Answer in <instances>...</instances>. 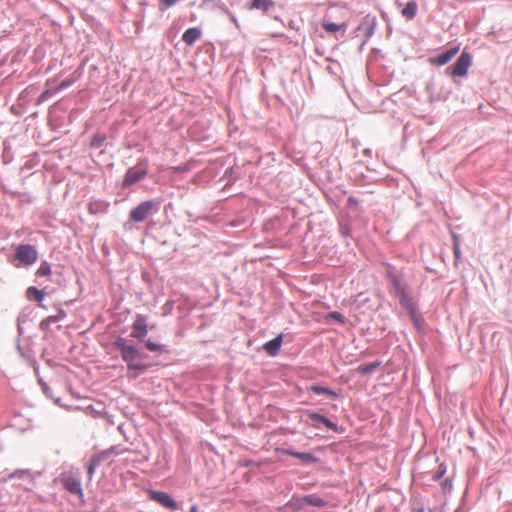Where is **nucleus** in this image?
Wrapping results in <instances>:
<instances>
[{
  "mask_svg": "<svg viewBox=\"0 0 512 512\" xmlns=\"http://www.w3.org/2000/svg\"><path fill=\"white\" fill-rule=\"evenodd\" d=\"M36 163L33 160H27L24 165L22 166V170H30L34 168Z\"/></svg>",
  "mask_w": 512,
  "mask_h": 512,
  "instance_id": "obj_57",
  "label": "nucleus"
},
{
  "mask_svg": "<svg viewBox=\"0 0 512 512\" xmlns=\"http://www.w3.org/2000/svg\"><path fill=\"white\" fill-rule=\"evenodd\" d=\"M282 454L298 459L303 465L319 464L321 459L313 451H299L292 447L283 448Z\"/></svg>",
  "mask_w": 512,
  "mask_h": 512,
  "instance_id": "obj_14",
  "label": "nucleus"
},
{
  "mask_svg": "<svg viewBox=\"0 0 512 512\" xmlns=\"http://www.w3.org/2000/svg\"><path fill=\"white\" fill-rule=\"evenodd\" d=\"M307 389L315 395H324L332 400H337L341 396V392L339 390H335L327 385L320 383H313Z\"/></svg>",
  "mask_w": 512,
  "mask_h": 512,
  "instance_id": "obj_20",
  "label": "nucleus"
},
{
  "mask_svg": "<svg viewBox=\"0 0 512 512\" xmlns=\"http://www.w3.org/2000/svg\"><path fill=\"white\" fill-rule=\"evenodd\" d=\"M461 43H454L438 53L429 57V63L433 66L442 67L450 63L454 57L460 52Z\"/></svg>",
  "mask_w": 512,
  "mask_h": 512,
  "instance_id": "obj_12",
  "label": "nucleus"
},
{
  "mask_svg": "<svg viewBox=\"0 0 512 512\" xmlns=\"http://www.w3.org/2000/svg\"><path fill=\"white\" fill-rule=\"evenodd\" d=\"M52 274L51 264L47 260H42L35 272L36 278L48 277Z\"/></svg>",
  "mask_w": 512,
  "mask_h": 512,
  "instance_id": "obj_33",
  "label": "nucleus"
},
{
  "mask_svg": "<svg viewBox=\"0 0 512 512\" xmlns=\"http://www.w3.org/2000/svg\"><path fill=\"white\" fill-rule=\"evenodd\" d=\"M42 392L46 396V398L53 399V391L48 384L43 385Z\"/></svg>",
  "mask_w": 512,
  "mask_h": 512,
  "instance_id": "obj_52",
  "label": "nucleus"
},
{
  "mask_svg": "<svg viewBox=\"0 0 512 512\" xmlns=\"http://www.w3.org/2000/svg\"><path fill=\"white\" fill-rule=\"evenodd\" d=\"M50 94H51V92H50V90H48V89H47V90H45V91H43V92L39 95V97H38V99H37V103H38V104H40V103H42V102L46 101V100L48 99V97L50 96Z\"/></svg>",
  "mask_w": 512,
  "mask_h": 512,
  "instance_id": "obj_54",
  "label": "nucleus"
},
{
  "mask_svg": "<svg viewBox=\"0 0 512 512\" xmlns=\"http://www.w3.org/2000/svg\"><path fill=\"white\" fill-rule=\"evenodd\" d=\"M394 298L399 301L400 306L406 311L407 315L420 309L419 300L414 296L412 288L403 291Z\"/></svg>",
  "mask_w": 512,
  "mask_h": 512,
  "instance_id": "obj_16",
  "label": "nucleus"
},
{
  "mask_svg": "<svg viewBox=\"0 0 512 512\" xmlns=\"http://www.w3.org/2000/svg\"><path fill=\"white\" fill-rule=\"evenodd\" d=\"M385 54L382 52L381 49L377 47H373L370 50V53L368 55L367 61L372 63H377L381 58H384Z\"/></svg>",
  "mask_w": 512,
  "mask_h": 512,
  "instance_id": "obj_39",
  "label": "nucleus"
},
{
  "mask_svg": "<svg viewBox=\"0 0 512 512\" xmlns=\"http://www.w3.org/2000/svg\"><path fill=\"white\" fill-rule=\"evenodd\" d=\"M320 26L322 30H324L326 33L333 36L336 40L344 39L346 31L349 27V24L347 21L336 23L331 21L330 19H322L320 22Z\"/></svg>",
  "mask_w": 512,
  "mask_h": 512,
  "instance_id": "obj_13",
  "label": "nucleus"
},
{
  "mask_svg": "<svg viewBox=\"0 0 512 512\" xmlns=\"http://www.w3.org/2000/svg\"><path fill=\"white\" fill-rule=\"evenodd\" d=\"M28 479L30 483L34 481V477L29 469H18L9 474L7 479Z\"/></svg>",
  "mask_w": 512,
  "mask_h": 512,
  "instance_id": "obj_34",
  "label": "nucleus"
},
{
  "mask_svg": "<svg viewBox=\"0 0 512 512\" xmlns=\"http://www.w3.org/2000/svg\"><path fill=\"white\" fill-rule=\"evenodd\" d=\"M452 248L456 259L461 257V236L455 232H451Z\"/></svg>",
  "mask_w": 512,
  "mask_h": 512,
  "instance_id": "obj_38",
  "label": "nucleus"
},
{
  "mask_svg": "<svg viewBox=\"0 0 512 512\" xmlns=\"http://www.w3.org/2000/svg\"><path fill=\"white\" fill-rule=\"evenodd\" d=\"M82 72L80 69H76L72 74L60 81L58 85L59 90H64L72 86L81 76Z\"/></svg>",
  "mask_w": 512,
  "mask_h": 512,
  "instance_id": "obj_31",
  "label": "nucleus"
},
{
  "mask_svg": "<svg viewBox=\"0 0 512 512\" xmlns=\"http://www.w3.org/2000/svg\"><path fill=\"white\" fill-rule=\"evenodd\" d=\"M45 296V289H39L36 286H29L26 290V297L28 300L37 302L42 308H46L43 303Z\"/></svg>",
  "mask_w": 512,
  "mask_h": 512,
  "instance_id": "obj_24",
  "label": "nucleus"
},
{
  "mask_svg": "<svg viewBox=\"0 0 512 512\" xmlns=\"http://www.w3.org/2000/svg\"><path fill=\"white\" fill-rule=\"evenodd\" d=\"M285 334L283 332L278 333L272 339L264 342L259 348L260 351L265 352L270 357H276L280 354L282 346L284 344Z\"/></svg>",
  "mask_w": 512,
  "mask_h": 512,
  "instance_id": "obj_17",
  "label": "nucleus"
},
{
  "mask_svg": "<svg viewBox=\"0 0 512 512\" xmlns=\"http://www.w3.org/2000/svg\"><path fill=\"white\" fill-rule=\"evenodd\" d=\"M156 328L148 321V316L136 313L130 324V378L146 373L158 365V358L170 353L169 345L161 343L159 337L149 334Z\"/></svg>",
  "mask_w": 512,
  "mask_h": 512,
  "instance_id": "obj_1",
  "label": "nucleus"
},
{
  "mask_svg": "<svg viewBox=\"0 0 512 512\" xmlns=\"http://www.w3.org/2000/svg\"><path fill=\"white\" fill-rule=\"evenodd\" d=\"M436 461L438 463V469L432 473V480L434 482H438L443 479L448 470V466L445 462H440L438 457Z\"/></svg>",
  "mask_w": 512,
  "mask_h": 512,
  "instance_id": "obj_37",
  "label": "nucleus"
},
{
  "mask_svg": "<svg viewBox=\"0 0 512 512\" xmlns=\"http://www.w3.org/2000/svg\"><path fill=\"white\" fill-rule=\"evenodd\" d=\"M113 346L120 351L123 361L128 364V339L118 335L113 341Z\"/></svg>",
  "mask_w": 512,
  "mask_h": 512,
  "instance_id": "obj_29",
  "label": "nucleus"
},
{
  "mask_svg": "<svg viewBox=\"0 0 512 512\" xmlns=\"http://www.w3.org/2000/svg\"><path fill=\"white\" fill-rule=\"evenodd\" d=\"M130 465L141 471H145L141 466L147 464L150 456V451L147 442L140 436L130 441Z\"/></svg>",
  "mask_w": 512,
  "mask_h": 512,
  "instance_id": "obj_9",
  "label": "nucleus"
},
{
  "mask_svg": "<svg viewBox=\"0 0 512 512\" xmlns=\"http://www.w3.org/2000/svg\"><path fill=\"white\" fill-rule=\"evenodd\" d=\"M142 491L149 500L157 503L168 511L175 512L183 510V501L176 500L172 493L168 491L153 489L149 482L142 483Z\"/></svg>",
  "mask_w": 512,
  "mask_h": 512,
  "instance_id": "obj_5",
  "label": "nucleus"
},
{
  "mask_svg": "<svg viewBox=\"0 0 512 512\" xmlns=\"http://www.w3.org/2000/svg\"><path fill=\"white\" fill-rule=\"evenodd\" d=\"M251 223V213L244 210L239 214H235L228 219L227 224L233 228L245 229Z\"/></svg>",
  "mask_w": 512,
  "mask_h": 512,
  "instance_id": "obj_21",
  "label": "nucleus"
},
{
  "mask_svg": "<svg viewBox=\"0 0 512 512\" xmlns=\"http://www.w3.org/2000/svg\"><path fill=\"white\" fill-rule=\"evenodd\" d=\"M225 11L229 14L231 22H233V23L235 24V26H236L237 28H239V27H240V24H239V22H238V20H237L236 16H235L234 14H232V13L229 11V9H228V8H225Z\"/></svg>",
  "mask_w": 512,
  "mask_h": 512,
  "instance_id": "obj_59",
  "label": "nucleus"
},
{
  "mask_svg": "<svg viewBox=\"0 0 512 512\" xmlns=\"http://www.w3.org/2000/svg\"><path fill=\"white\" fill-rule=\"evenodd\" d=\"M92 457H94L95 459L98 460V463H101L102 461H107L109 460L112 456L109 455L108 451L107 450H102V451H99L97 453H94L92 455Z\"/></svg>",
  "mask_w": 512,
  "mask_h": 512,
  "instance_id": "obj_45",
  "label": "nucleus"
},
{
  "mask_svg": "<svg viewBox=\"0 0 512 512\" xmlns=\"http://www.w3.org/2000/svg\"><path fill=\"white\" fill-rule=\"evenodd\" d=\"M422 495L418 492H414L411 497V502L414 505L415 503H423L422 501Z\"/></svg>",
  "mask_w": 512,
  "mask_h": 512,
  "instance_id": "obj_55",
  "label": "nucleus"
},
{
  "mask_svg": "<svg viewBox=\"0 0 512 512\" xmlns=\"http://www.w3.org/2000/svg\"><path fill=\"white\" fill-rule=\"evenodd\" d=\"M38 256L39 253L35 245L20 243L14 247L9 263L16 268L29 267L37 262Z\"/></svg>",
  "mask_w": 512,
  "mask_h": 512,
  "instance_id": "obj_7",
  "label": "nucleus"
},
{
  "mask_svg": "<svg viewBox=\"0 0 512 512\" xmlns=\"http://www.w3.org/2000/svg\"><path fill=\"white\" fill-rule=\"evenodd\" d=\"M175 305V300L168 299L162 306V316L166 317L172 314Z\"/></svg>",
  "mask_w": 512,
  "mask_h": 512,
  "instance_id": "obj_42",
  "label": "nucleus"
},
{
  "mask_svg": "<svg viewBox=\"0 0 512 512\" xmlns=\"http://www.w3.org/2000/svg\"><path fill=\"white\" fill-rule=\"evenodd\" d=\"M162 203L163 199L161 197L141 201L130 209V224L142 223L149 217L154 216L160 211Z\"/></svg>",
  "mask_w": 512,
  "mask_h": 512,
  "instance_id": "obj_6",
  "label": "nucleus"
},
{
  "mask_svg": "<svg viewBox=\"0 0 512 512\" xmlns=\"http://www.w3.org/2000/svg\"><path fill=\"white\" fill-rule=\"evenodd\" d=\"M384 277L388 283V292L392 297L411 289V285L406 277L404 268H398L390 262H384Z\"/></svg>",
  "mask_w": 512,
  "mask_h": 512,
  "instance_id": "obj_4",
  "label": "nucleus"
},
{
  "mask_svg": "<svg viewBox=\"0 0 512 512\" xmlns=\"http://www.w3.org/2000/svg\"><path fill=\"white\" fill-rule=\"evenodd\" d=\"M122 186L123 187H128V170L123 175Z\"/></svg>",
  "mask_w": 512,
  "mask_h": 512,
  "instance_id": "obj_63",
  "label": "nucleus"
},
{
  "mask_svg": "<svg viewBox=\"0 0 512 512\" xmlns=\"http://www.w3.org/2000/svg\"><path fill=\"white\" fill-rule=\"evenodd\" d=\"M149 162V157L142 154L136 159V163L130 166V194L135 192L137 187L149 191L152 186L146 181L155 184V175L150 171Z\"/></svg>",
  "mask_w": 512,
  "mask_h": 512,
  "instance_id": "obj_3",
  "label": "nucleus"
},
{
  "mask_svg": "<svg viewBox=\"0 0 512 512\" xmlns=\"http://www.w3.org/2000/svg\"><path fill=\"white\" fill-rule=\"evenodd\" d=\"M473 64V55L468 47H465L454 63L445 69V75L452 79L466 77Z\"/></svg>",
  "mask_w": 512,
  "mask_h": 512,
  "instance_id": "obj_8",
  "label": "nucleus"
},
{
  "mask_svg": "<svg viewBox=\"0 0 512 512\" xmlns=\"http://www.w3.org/2000/svg\"><path fill=\"white\" fill-rule=\"evenodd\" d=\"M106 450L108 451L109 455H111L113 457V456H117V455L123 453L126 449L121 448L120 445H113Z\"/></svg>",
  "mask_w": 512,
  "mask_h": 512,
  "instance_id": "obj_46",
  "label": "nucleus"
},
{
  "mask_svg": "<svg viewBox=\"0 0 512 512\" xmlns=\"http://www.w3.org/2000/svg\"><path fill=\"white\" fill-rule=\"evenodd\" d=\"M202 28L194 26L187 28L182 34V41L189 47L193 46L202 37Z\"/></svg>",
  "mask_w": 512,
  "mask_h": 512,
  "instance_id": "obj_23",
  "label": "nucleus"
},
{
  "mask_svg": "<svg viewBox=\"0 0 512 512\" xmlns=\"http://www.w3.org/2000/svg\"><path fill=\"white\" fill-rule=\"evenodd\" d=\"M453 476H448L441 482L442 491L444 494H450L453 490Z\"/></svg>",
  "mask_w": 512,
  "mask_h": 512,
  "instance_id": "obj_41",
  "label": "nucleus"
},
{
  "mask_svg": "<svg viewBox=\"0 0 512 512\" xmlns=\"http://www.w3.org/2000/svg\"><path fill=\"white\" fill-rule=\"evenodd\" d=\"M345 209L348 212H353L355 214H360V213L363 212V207L360 204V200L357 197L353 196V195H350L347 198V201H346V204H345Z\"/></svg>",
  "mask_w": 512,
  "mask_h": 512,
  "instance_id": "obj_30",
  "label": "nucleus"
},
{
  "mask_svg": "<svg viewBox=\"0 0 512 512\" xmlns=\"http://www.w3.org/2000/svg\"><path fill=\"white\" fill-rule=\"evenodd\" d=\"M39 328H40L42 331H44V332L48 333L49 328H50V324H49V323H48V321H46V319L44 318V319H42V320H41V322H40V324H39ZM46 337H47V334H45L44 339H45Z\"/></svg>",
  "mask_w": 512,
  "mask_h": 512,
  "instance_id": "obj_53",
  "label": "nucleus"
},
{
  "mask_svg": "<svg viewBox=\"0 0 512 512\" xmlns=\"http://www.w3.org/2000/svg\"><path fill=\"white\" fill-rule=\"evenodd\" d=\"M56 310H57V313L55 315H50L48 317H46V321H48V323L51 325V324H54V323H58L60 321H62L63 319L66 318L67 316V313L66 311L62 308L61 304H58L56 306Z\"/></svg>",
  "mask_w": 512,
  "mask_h": 512,
  "instance_id": "obj_36",
  "label": "nucleus"
},
{
  "mask_svg": "<svg viewBox=\"0 0 512 512\" xmlns=\"http://www.w3.org/2000/svg\"><path fill=\"white\" fill-rule=\"evenodd\" d=\"M378 21L377 17L372 14L365 15L358 25L351 31V38H358L362 35V33L366 32V29L373 26V30L377 29Z\"/></svg>",
  "mask_w": 512,
  "mask_h": 512,
  "instance_id": "obj_18",
  "label": "nucleus"
},
{
  "mask_svg": "<svg viewBox=\"0 0 512 512\" xmlns=\"http://www.w3.org/2000/svg\"><path fill=\"white\" fill-rule=\"evenodd\" d=\"M179 0H159L160 6L169 9L177 4Z\"/></svg>",
  "mask_w": 512,
  "mask_h": 512,
  "instance_id": "obj_51",
  "label": "nucleus"
},
{
  "mask_svg": "<svg viewBox=\"0 0 512 512\" xmlns=\"http://www.w3.org/2000/svg\"><path fill=\"white\" fill-rule=\"evenodd\" d=\"M369 301V298L368 297H365V294L364 293H359L356 298H355V302H358V307H363L366 305V303Z\"/></svg>",
  "mask_w": 512,
  "mask_h": 512,
  "instance_id": "obj_50",
  "label": "nucleus"
},
{
  "mask_svg": "<svg viewBox=\"0 0 512 512\" xmlns=\"http://www.w3.org/2000/svg\"><path fill=\"white\" fill-rule=\"evenodd\" d=\"M274 6L275 2L273 0H248L246 3L248 10H260L264 13L269 12Z\"/></svg>",
  "mask_w": 512,
  "mask_h": 512,
  "instance_id": "obj_25",
  "label": "nucleus"
},
{
  "mask_svg": "<svg viewBox=\"0 0 512 512\" xmlns=\"http://www.w3.org/2000/svg\"><path fill=\"white\" fill-rule=\"evenodd\" d=\"M100 463H98V460L95 459L94 457H90V459L88 460L87 464H86V469H87V474H88V478L89 480L92 479L94 473H95V470L97 468V466L99 465Z\"/></svg>",
  "mask_w": 512,
  "mask_h": 512,
  "instance_id": "obj_40",
  "label": "nucleus"
},
{
  "mask_svg": "<svg viewBox=\"0 0 512 512\" xmlns=\"http://www.w3.org/2000/svg\"><path fill=\"white\" fill-rule=\"evenodd\" d=\"M394 298L399 301L400 306L406 311L407 315L420 309L419 300L414 296L412 288L403 291Z\"/></svg>",
  "mask_w": 512,
  "mask_h": 512,
  "instance_id": "obj_15",
  "label": "nucleus"
},
{
  "mask_svg": "<svg viewBox=\"0 0 512 512\" xmlns=\"http://www.w3.org/2000/svg\"><path fill=\"white\" fill-rule=\"evenodd\" d=\"M106 134L104 133H96L93 134L90 138L89 147L91 149H100L106 142Z\"/></svg>",
  "mask_w": 512,
  "mask_h": 512,
  "instance_id": "obj_32",
  "label": "nucleus"
},
{
  "mask_svg": "<svg viewBox=\"0 0 512 512\" xmlns=\"http://www.w3.org/2000/svg\"><path fill=\"white\" fill-rule=\"evenodd\" d=\"M375 31L376 30H373V26L366 29V32L362 33V35L360 36V38H361L360 42L364 45H367V43L370 41L372 36L375 34Z\"/></svg>",
  "mask_w": 512,
  "mask_h": 512,
  "instance_id": "obj_44",
  "label": "nucleus"
},
{
  "mask_svg": "<svg viewBox=\"0 0 512 512\" xmlns=\"http://www.w3.org/2000/svg\"><path fill=\"white\" fill-rule=\"evenodd\" d=\"M284 26H287L289 29L296 30V31H298L300 29V27L297 25L296 21H294L293 19H290L288 21V23L285 24Z\"/></svg>",
  "mask_w": 512,
  "mask_h": 512,
  "instance_id": "obj_58",
  "label": "nucleus"
},
{
  "mask_svg": "<svg viewBox=\"0 0 512 512\" xmlns=\"http://www.w3.org/2000/svg\"><path fill=\"white\" fill-rule=\"evenodd\" d=\"M326 318H327V320H330V321L340 324V325H345L347 322L345 315L337 310H332V311L327 312Z\"/></svg>",
  "mask_w": 512,
  "mask_h": 512,
  "instance_id": "obj_35",
  "label": "nucleus"
},
{
  "mask_svg": "<svg viewBox=\"0 0 512 512\" xmlns=\"http://www.w3.org/2000/svg\"><path fill=\"white\" fill-rule=\"evenodd\" d=\"M147 140L148 137L145 130L138 129L133 132L130 131V150L135 149L137 153L143 152Z\"/></svg>",
  "mask_w": 512,
  "mask_h": 512,
  "instance_id": "obj_19",
  "label": "nucleus"
},
{
  "mask_svg": "<svg viewBox=\"0 0 512 512\" xmlns=\"http://www.w3.org/2000/svg\"><path fill=\"white\" fill-rule=\"evenodd\" d=\"M188 512H199V507L197 504H192L189 508Z\"/></svg>",
  "mask_w": 512,
  "mask_h": 512,
  "instance_id": "obj_64",
  "label": "nucleus"
},
{
  "mask_svg": "<svg viewBox=\"0 0 512 512\" xmlns=\"http://www.w3.org/2000/svg\"><path fill=\"white\" fill-rule=\"evenodd\" d=\"M352 227L350 225H341L340 226V233L344 238H348L352 235Z\"/></svg>",
  "mask_w": 512,
  "mask_h": 512,
  "instance_id": "obj_48",
  "label": "nucleus"
},
{
  "mask_svg": "<svg viewBox=\"0 0 512 512\" xmlns=\"http://www.w3.org/2000/svg\"><path fill=\"white\" fill-rule=\"evenodd\" d=\"M413 512H425L424 503H419L417 507H414Z\"/></svg>",
  "mask_w": 512,
  "mask_h": 512,
  "instance_id": "obj_62",
  "label": "nucleus"
},
{
  "mask_svg": "<svg viewBox=\"0 0 512 512\" xmlns=\"http://www.w3.org/2000/svg\"><path fill=\"white\" fill-rule=\"evenodd\" d=\"M226 163L229 166L224 170L223 174L220 177V181H226L223 188L231 187L238 179L242 178L245 175V168L237 163V158L231 154H229L225 161L222 162V166Z\"/></svg>",
  "mask_w": 512,
  "mask_h": 512,
  "instance_id": "obj_11",
  "label": "nucleus"
},
{
  "mask_svg": "<svg viewBox=\"0 0 512 512\" xmlns=\"http://www.w3.org/2000/svg\"><path fill=\"white\" fill-rule=\"evenodd\" d=\"M300 415L299 422L305 427H311L316 430L332 431L337 434H343L345 428L338 425L337 421L328 417L324 412L300 408L297 410Z\"/></svg>",
  "mask_w": 512,
  "mask_h": 512,
  "instance_id": "obj_2",
  "label": "nucleus"
},
{
  "mask_svg": "<svg viewBox=\"0 0 512 512\" xmlns=\"http://www.w3.org/2000/svg\"><path fill=\"white\" fill-rule=\"evenodd\" d=\"M129 475H130V482H132V486H134L136 488H139L140 485L137 482V475H136V473H134L132 470H130Z\"/></svg>",
  "mask_w": 512,
  "mask_h": 512,
  "instance_id": "obj_56",
  "label": "nucleus"
},
{
  "mask_svg": "<svg viewBox=\"0 0 512 512\" xmlns=\"http://www.w3.org/2000/svg\"><path fill=\"white\" fill-rule=\"evenodd\" d=\"M358 178H359V179H361V180H363V181H366V182H375V181H378V179H372V178L368 177V176H367L366 174H364V173H360V174L358 175Z\"/></svg>",
  "mask_w": 512,
  "mask_h": 512,
  "instance_id": "obj_61",
  "label": "nucleus"
},
{
  "mask_svg": "<svg viewBox=\"0 0 512 512\" xmlns=\"http://www.w3.org/2000/svg\"><path fill=\"white\" fill-rule=\"evenodd\" d=\"M383 362L379 359L367 362L359 365L357 367V373L361 376H368L373 374L377 369H379L382 366Z\"/></svg>",
  "mask_w": 512,
  "mask_h": 512,
  "instance_id": "obj_27",
  "label": "nucleus"
},
{
  "mask_svg": "<svg viewBox=\"0 0 512 512\" xmlns=\"http://www.w3.org/2000/svg\"><path fill=\"white\" fill-rule=\"evenodd\" d=\"M175 170L179 173H186L189 171V167L185 164H181L175 167Z\"/></svg>",
  "mask_w": 512,
  "mask_h": 512,
  "instance_id": "obj_60",
  "label": "nucleus"
},
{
  "mask_svg": "<svg viewBox=\"0 0 512 512\" xmlns=\"http://www.w3.org/2000/svg\"><path fill=\"white\" fill-rule=\"evenodd\" d=\"M408 316H409L414 328L416 329L417 333L424 335L426 333V328H425L426 321H425V318L423 317L420 309L408 314Z\"/></svg>",
  "mask_w": 512,
  "mask_h": 512,
  "instance_id": "obj_26",
  "label": "nucleus"
},
{
  "mask_svg": "<svg viewBox=\"0 0 512 512\" xmlns=\"http://www.w3.org/2000/svg\"><path fill=\"white\" fill-rule=\"evenodd\" d=\"M203 50L205 52V54L208 55L209 59L211 61H214L215 59V53H216V47L214 46L213 43L209 42V43H206L204 46H203Z\"/></svg>",
  "mask_w": 512,
  "mask_h": 512,
  "instance_id": "obj_43",
  "label": "nucleus"
},
{
  "mask_svg": "<svg viewBox=\"0 0 512 512\" xmlns=\"http://www.w3.org/2000/svg\"><path fill=\"white\" fill-rule=\"evenodd\" d=\"M425 90L429 95L430 101L433 102L434 101V98H433L434 83H433L432 79L426 82Z\"/></svg>",
  "mask_w": 512,
  "mask_h": 512,
  "instance_id": "obj_47",
  "label": "nucleus"
},
{
  "mask_svg": "<svg viewBox=\"0 0 512 512\" xmlns=\"http://www.w3.org/2000/svg\"><path fill=\"white\" fill-rule=\"evenodd\" d=\"M293 510H302L306 507L326 508L329 502L318 493H310L305 495L293 494L288 502Z\"/></svg>",
  "mask_w": 512,
  "mask_h": 512,
  "instance_id": "obj_10",
  "label": "nucleus"
},
{
  "mask_svg": "<svg viewBox=\"0 0 512 512\" xmlns=\"http://www.w3.org/2000/svg\"><path fill=\"white\" fill-rule=\"evenodd\" d=\"M63 487L72 495L83 497V489L79 478L67 476L62 478Z\"/></svg>",
  "mask_w": 512,
  "mask_h": 512,
  "instance_id": "obj_22",
  "label": "nucleus"
},
{
  "mask_svg": "<svg viewBox=\"0 0 512 512\" xmlns=\"http://www.w3.org/2000/svg\"><path fill=\"white\" fill-rule=\"evenodd\" d=\"M31 311H27L26 309L22 310L17 317V321L20 323H26L29 320V316Z\"/></svg>",
  "mask_w": 512,
  "mask_h": 512,
  "instance_id": "obj_49",
  "label": "nucleus"
},
{
  "mask_svg": "<svg viewBox=\"0 0 512 512\" xmlns=\"http://www.w3.org/2000/svg\"><path fill=\"white\" fill-rule=\"evenodd\" d=\"M418 13V3L416 0H409L405 3L404 7L401 10V15L406 20H413Z\"/></svg>",
  "mask_w": 512,
  "mask_h": 512,
  "instance_id": "obj_28",
  "label": "nucleus"
}]
</instances>
